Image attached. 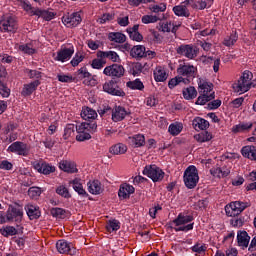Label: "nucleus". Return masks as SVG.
I'll list each match as a JSON object with an SVG mask.
<instances>
[{
	"mask_svg": "<svg viewBox=\"0 0 256 256\" xmlns=\"http://www.w3.org/2000/svg\"><path fill=\"white\" fill-rule=\"evenodd\" d=\"M233 89L238 95H243V93H247L250 89H256V79L253 80V73L245 70L237 83L233 85Z\"/></svg>",
	"mask_w": 256,
	"mask_h": 256,
	"instance_id": "f257e3e1",
	"label": "nucleus"
},
{
	"mask_svg": "<svg viewBox=\"0 0 256 256\" xmlns=\"http://www.w3.org/2000/svg\"><path fill=\"white\" fill-rule=\"evenodd\" d=\"M193 221V216L180 213L178 216L172 221L171 228L176 231V233H179V231H183L184 233H187L188 231H193V225L194 223H191Z\"/></svg>",
	"mask_w": 256,
	"mask_h": 256,
	"instance_id": "f03ea898",
	"label": "nucleus"
},
{
	"mask_svg": "<svg viewBox=\"0 0 256 256\" xmlns=\"http://www.w3.org/2000/svg\"><path fill=\"white\" fill-rule=\"evenodd\" d=\"M76 141L83 142L89 141L91 139V133L97 131V122H82L81 124L76 125Z\"/></svg>",
	"mask_w": 256,
	"mask_h": 256,
	"instance_id": "7ed1b4c3",
	"label": "nucleus"
},
{
	"mask_svg": "<svg viewBox=\"0 0 256 256\" xmlns=\"http://www.w3.org/2000/svg\"><path fill=\"white\" fill-rule=\"evenodd\" d=\"M183 181L187 189H195L199 183V171L197 167L191 165L184 171Z\"/></svg>",
	"mask_w": 256,
	"mask_h": 256,
	"instance_id": "20e7f679",
	"label": "nucleus"
},
{
	"mask_svg": "<svg viewBox=\"0 0 256 256\" xmlns=\"http://www.w3.org/2000/svg\"><path fill=\"white\" fill-rule=\"evenodd\" d=\"M177 73L179 77H183V79H187V85L191 83L195 77H197V67L191 65V64H179L177 68Z\"/></svg>",
	"mask_w": 256,
	"mask_h": 256,
	"instance_id": "39448f33",
	"label": "nucleus"
},
{
	"mask_svg": "<svg viewBox=\"0 0 256 256\" xmlns=\"http://www.w3.org/2000/svg\"><path fill=\"white\" fill-rule=\"evenodd\" d=\"M142 173L143 175H146V177H149V179H151L154 183L163 181L165 177V172H163V170L159 168L157 165L145 166Z\"/></svg>",
	"mask_w": 256,
	"mask_h": 256,
	"instance_id": "423d86ee",
	"label": "nucleus"
},
{
	"mask_svg": "<svg viewBox=\"0 0 256 256\" xmlns=\"http://www.w3.org/2000/svg\"><path fill=\"white\" fill-rule=\"evenodd\" d=\"M251 204L249 202H241L235 201L231 202L229 206L225 207V212L228 217H237V215H241L247 207H250Z\"/></svg>",
	"mask_w": 256,
	"mask_h": 256,
	"instance_id": "0eeeda50",
	"label": "nucleus"
},
{
	"mask_svg": "<svg viewBox=\"0 0 256 256\" xmlns=\"http://www.w3.org/2000/svg\"><path fill=\"white\" fill-rule=\"evenodd\" d=\"M176 53L186 59H195L199 55V47L193 44H182L176 48Z\"/></svg>",
	"mask_w": 256,
	"mask_h": 256,
	"instance_id": "6e6552de",
	"label": "nucleus"
},
{
	"mask_svg": "<svg viewBox=\"0 0 256 256\" xmlns=\"http://www.w3.org/2000/svg\"><path fill=\"white\" fill-rule=\"evenodd\" d=\"M23 208L19 205H10L6 211V219L9 223H21L23 221Z\"/></svg>",
	"mask_w": 256,
	"mask_h": 256,
	"instance_id": "1a4fd4ad",
	"label": "nucleus"
},
{
	"mask_svg": "<svg viewBox=\"0 0 256 256\" xmlns=\"http://www.w3.org/2000/svg\"><path fill=\"white\" fill-rule=\"evenodd\" d=\"M103 73L112 79H121V77L125 75V67H123L121 64L114 63L112 65L106 66L103 70Z\"/></svg>",
	"mask_w": 256,
	"mask_h": 256,
	"instance_id": "9d476101",
	"label": "nucleus"
},
{
	"mask_svg": "<svg viewBox=\"0 0 256 256\" xmlns=\"http://www.w3.org/2000/svg\"><path fill=\"white\" fill-rule=\"evenodd\" d=\"M198 93L199 97H215V91H213V83L207 82L203 78H199L198 81Z\"/></svg>",
	"mask_w": 256,
	"mask_h": 256,
	"instance_id": "9b49d317",
	"label": "nucleus"
},
{
	"mask_svg": "<svg viewBox=\"0 0 256 256\" xmlns=\"http://www.w3.org/2000/svg\"><path fill=\"white\" fill-rule=\"evenodd\" d=\"M19 29V24L15 18L9 16L6 19L0 20L1 33H15Z\"/></svg>",
	"mask_w": 256,
	"mask_h": 256,
	"instance_id": "f8f14e48",
	"label": "nucleus"
},
{
	"mask_svg": "<svg viewBox=\"0 0 256 256\" xmlns=\"http://www.w3.org/2000/svg\"><path fill=\"white\" fill-rule=\"evenodd\" d=\"M56 249L58 253L62 255H76L77 254V249L75 246H73L72 243L66 241V240H58L56 242Z\"/></svg>",
	"mask_w": 256,
	"mask_h": 256,
	"instance_id": "ddd939ff",
	"label": "nucleus"
},
{
	"mask_svg": "<svg viewBox=\"0 0 256 256\" xmlns=\"http://www.w3.org/2000/svg\"><path fill=\"white\" fill-rule=\"evenodd\" d=\"M32 165L35 171H37L38 173H41L42 175H51V173H55L56 171L55 166L43 160L34 161Z\"/></svg>",
	"mask_w": 256,
	"mask_h": 256,
	"instance_id": "4468645a",
	"label": "nucleus"
},
{
	"mask_svg": "<svg viewBox=\"0 0 256 256\" xmlns=\"http://www.w3.org/2000/svg\"><path fill=\"white\" fill-rule=\"evenodd\" d=\"M81 21H83V18H81V14L79 12H73L72 14L62 17V23L66 27H77L78 25H81Z\"/></svg>",
	"mask_w": 256,
	"mask_h": 256,
	"instance_id": "2eb2a0df",
	"label": "nucleus"
},
{
	"mask_svg": "<svg viewBox=\"0 0 256 256\" xmlns=\"http://www.w3.org/2000/svg\"><path fill=\"white\" fill-rule=\"evenodd\" d=\"M8 153H16V155H22L23 157H27L29 155V148H27V144L16 141L12 143L8 149Z\"/></svg>",
	"mask_w": 256,
	"mask_h": 256,
	"instance_id": "dca6fc26",
	"label": "nucleus"
},
{
	"mask_svg": "<svg viewBox=\"0 0 256 256\" xmlns=\"http://www.w3.org/2000/svg\"><path fill=\"white\" fill-rule=\"evenodd\" d=\"M103 91L108 93V95H114L116 97H124L125 95V92H123V90L117 86V82L113 80H110L103 85Z\"/></svg>",
	"mask_w": 256,
	"mask_h": 256,
	"instance_id": "f3484780",
	"label": "nucleus"
},
{
	"mask_svg": "<svg viewBox=\"0 0 256 256\" xmlns=\"http://www.w3.org/2000/svg\"><path fill=\"white\" fill-rule=\"evenodd\" d=\"M73 53H75V48L73 46H70L69 48H62L57 52V56L54 57V61L65 63V61H69V59L73 57Z\"/></svg>",
	"mask_w": 256,
	"mask_h": 256,
	"instance_id": "a211bd4d",
	"label": "nucleus"
},
{
	"mask_svg": "<svg viewBox=\"0 0 256 256\" xmlns=\"http://www.w3.org/2000/svg\"><path fill=\"white\" fill-rule=\"evenodd\" d=\"M135 193V187L133 185L128 183H123L120 185L119 191H118V197L119 199H130V197Z\"/></svg>",
	"mask_w": 256,
	"mask_h": 256,
	"instance_id": "6ab92c4d",
	"label": "nucleus"
},
{
	"mask_svg": "<svg viewBox=\"0 0 256 256\" xmlns=\"http://www.w3.org/2000/svg\"><path fill=\"white\" fill-rule=\"evenodd\" d=\"M98 59H108V61H112V63H119L121 61V57L117 52L109 50V51H101L99 50L96 54Z\"/></svg>",
	"mask_w": 256,
	"mask_h": 256,
	"instance_id": "aec40b11",
	"label": "nucleus"
},
{
	"mask_svg": "<svg viewBox=\"0 0 256 256\" xmlns=\"http://www.w3.org/2000/svg\"><path fill=\"white\" fill-rule=\"evenodd\" d=\"M189 2L184 1L180 5L174 6L172 11L177 17H190L191 12L188 8Z\"/></svg>",
	"mask_w": 256,
	"mask_h": 256,
	"instance_id": "412c9836",
	"label": "nucleus"
},
{
	"mask_svg": "<svg viewBox=\"0 0 256 256\" xmlns=\"http://www.w3.org/2000/svg\"><path fill=\"white\" fill-rule=\"evenodd\" d=\"M127 115V110L121 106H116L114 109H112V121H114V123H119V121H123V119H125Z\"/></svg>",
	"mask_w": 256,
	"mask_h": 256,
	"instance_id": "4be33fe9",
	"label": "nucleus"
},
{
	"mask_svg": "<svg viewBox=\"0 0 256 256\" xmlns=\"http://www.w3.org/2000/svg\"><path fill=\"white\" fill-rule=\"evenodd\" d=\"M59 169L65 173H77V164L71 160H61L59 162Z\"/></svg>",
	"mask_w": 256,
	"mask_h": 256,
	"instance_id": "5701e85b",
	"label": "nucleus"
},
{
	"mask_svg": "<svg viewBox=\"0 0 256 256\" xmlns=\"http://www.w3.org/2000/svg\"><path fill=\"white\" fill-rule=\"evenodd\" d=\"M31 15H35L36 17H41L45 21H51L52 19H55V16L57 14L48 10H41L37 8L35 10H32Z\"/></svg>",
	"mask_w": 256,
	"mask_h": 256,
	"instance_id": "b1692460",
	"label": "nucleus"
},
{
	"mask_svg": "<svg viewBox=\"0 0 256 256\" xmlns=\"http://www.w3.org/2000/svg\"><path fill=\"white\" fill-rule=\"evenodd\" d=\"M87 187L91 195H101L103 193V186L99 180L89 181Z\"/></svg>",
	"mask_w": 256,
	"mask_h": 256,
	"instance_id": "393cba45",
	"label": "nucleus"
},
{
	"mask_svg": "<svg viewBox=\"0 0 256 256\" xmlns=\"http://www.w3.org/2000/svg\"><path fill=\"white\" fill-rule=\"evenodd\" d=\"M25 211L31 221H33V219H39L41 217V211L39 210V206L28 204L25 206Z\"/></svg>",
	"mask_w": 256,
	"mask_h": 256,
	"instance_id": "a878e982",
	"label": "nucleus"
},
{
	"mask_svg": "<svg viewBox=\"0 0 256 256\" xmlns=\"http://www.w3.org/2000/svg\"><path fill=\"white\" fill-rule=\"evenodd\" d=\"M237 241H238L239 247H243L244 249H247L249 247V241H251V237L249 236L247 231H238Z\"/></svg>",
	"mask_w": 256,
	"mask_h": 256,
	"instance_id": "bb28decb",
	"label": "nucleus"
},
{
	"mask_svg": "<svg viewBox=\"0 0 256 256\" xmlns=\"http://www.w3.org/2000/svg\"><path fill=\"white\" fill-rule=\"evenodd\" d=\"M127 33L132 41H143V35L139 33V24H135L133 27L127 28Z\"/></svg>",
	"mask_w": 256,
	"mask_h": 256,
	"instance_id": "cd10ccee",
	"label": "nucleus"
},
{
	"mask_svg": "<svg viewBox=\"0 0 256 256\" xmlns=\"http://www.w3.org/2000/svg\"><path fill=\"white\" fill-rule=\"evenodd\" d=\"M192 125L196 131H206V129H209V121L201 117L194 118Z\"/></svg>",
	"mask_w": 256,
	"mask_h": 256,
	"instance_id": "c85d7f7f",
	"label": "nucleus"
},
{
	"mask_svg": "<svg viewBox=\"0 0 256 256\" xmlns=\"http://www.w3.org/2000/svg\"><path fill=\"white\" fill-rule=\"evenodd\" d=\"M153 75L157 83H163L164 81H167V71L162 66L156 67Z\"/></svg>",
	"mask_w": 256,
	"mask_h": 256,
	"instance_id": "c756f323",
	"label": "nucleus"
},
{
	"mask_svg": "<svg viewBox=\"0 0 256 256\" xmlns=\"http://www.w3.org/2000/svg\"><path fill=\"white\" fill-rule=\"evenodd\" d=\"M81 117L85 121H95L98 117L97 111L90 107H84L81 112Z\"/></svg>",
	"mask_w": 256,
	"mask_h": 256,
	"instance_id": "7c9ffc66",
	"label": "nucleus"
},
{
	"mask_svg": "<svg viewBox=\"0 0 256 256\" xmlns=\"http://www.w3.org/2000/svg\"><path fill=\"white\" fill-rule=\"evenodd\" d=\"M41 85L40 80H34L29 84H25L22 90V95H33V92Z\"/></svg>",
	"mask_w": 256,
	"mask_h": 256,
	"instance_id": "2f4dec72",
	"label": "nucleus"
},
{
	"mask_svg": "<svg viewBox=\"0 0 256 256\" xmlns=\"http://www.w3.org/2000/svg\"><path fill=\"white\" fill-rule=\"evenodd\" d=\"M128 143H130L132 147H143V145H145V136H143V134L130 136L128 137Z\"/></svg>",
	"mask_w": 256,
	"mask_h": 256,
	"instance_id": "473e14b6",
	"label": "nucleus"
},
{
	"mask_svg": "<svg viewBox=\"0 0 256 256\" xmlns=\"http://www.w3.org/2000/svg\"><path fill=\"white\" fill-rule=\"evenodd\" d=\"M253 128V122L240 123L238 125H234L231 128L232 133H245L246 131H251Z\"/></svg>",
	"mask_w": 256,
	"mask_h": 256,
	"instance_id": "72a5a7b5",
	"label": "nucleus"
},
{
	"mask_svg": "<svg viewBox=\"0 0 256 256\" xmlns=\"http://www.w3.org/2000/svg\"><path fill=\"white\" fill-rule=\"evenodd\" d=\"M210 173L211 175H213V177H217L218 179H221L223 177H227V175H229L231 173V170H229V168L227 167H215L210 169Z\"/></svg>",
	"mask_w": 256,
	"mask_h": 256,
	"instance_id": "f704fd0d",
	"label": "nucleus"
},
{
	"mask_svg": "<svg viewBox=\"0 0 256 256\" xmlns=\"http://www.w3.org/2000/svg\"><path fill=\"white\" fill-rule=\"evenodd\" d=\"M145 46L136 45L130 50V55L134 59H145Z\"/></svg>",
	"mask_w": 256,
	"mask_h": 256,
	"instance_id": "c9c22d12",
	"label": "nucleus"
},
{
	"mask_svg": "<svg viewBox=\"0 0 256 256\" xmlns=\"http://www.w3.org/2000/svg\"><path fill=\"white\" fill-rule=\"evenodd\" d=\"M243 157L250 159L251 161H256V147L255 146H244L241 149Z\"/></svg>",
	"mask_w": 256,
	"mask_h": 256,
	"instance_id": "e433bc0d",
	"label": "nucleus"
},
{
	"mask_svg": "<svg viewBox=\"0 0 256 256\" xmlns=\"http://www.w3.org/2000/svg\"><path fill=\"white\" fill-rule=\"evenodd\" d=\"M73 189L80 195L81 197H89V193L83 188V184L81 183V179L75 178L72 181Z\"/></svg>",
	"mask_w": 256,
	"mask_h": 256,
	"instance_id": "4c0bfd02",
	"label": "nucleus"
},
{
	"mask_svg": "<svg viewBox=\"0 0 256 256\" xmlns=\"http://www.w3.org/2000/svg\"><path fill=\"white\" fill-rule=\"evenodd\" d=\"M109 153H111V155H125L127 153V145L117 143L110 147Z\"/></svg>",
	"mask_w": 256,
	"mask_h": 256,
	"instance_id": "58836bf2",
	"label": "nucleus"
},
{
	"mask_svg": "<svg viewBox=\"0 0 256 256\" xmlns=\"http://www.w3.org/2000/svg\"><path fill=\"white\" fill-rule=\"evenodd\" d=\"M194 139L197 143H209L213 139V134L209 131H203L194 135Z\"/></svg>",
	"mask_w": 256,
	"mask_h": 256,
	"instance_id": "ea45409f",
	"label": "nucleus"
},
{
	"mask_svg": "<svg viewBox=\"0 0 256 256\" xmlns=\"http://www.w3.org/2000/svg\"><path fill=\"white\" fill-rule=\"evenodd\" d=\"M108 39L114 43H125V41H127V36L121 32H110L108 34Z\"/></svg>",
	"mask_w": 256,
	"mask_h": 256,
	"instance_id": "a19ab883",
	"label": "nucleus"
},
{
	"mask_svg": "<svg viewBox=\"0 0 256 256\" xmlns=\"http://www.w3.org/2000/svg\"><path fill=\"white\" fill-rule=\"evenodd\" d=\"M181 131H183V123L181 122H174L168 127V133H170V135H173V137L179 135Z\"/></svg>",
	"mask_w": 256,
	"mask_h": 256,
	"instance_id": "79ce46f5",
	"label": "nucleus"
},
{
	"mask_svg": "<svg viewBox=\"0 0 256 256\" xmlns=\"http://www.w3.org/2000/svg\"><path fill=\"white\" fill-rule=\"evenodd\" d=\"M187 82H188L187 79H184L183 77L178 75L169 80L168 87H169V89H175V87H177V85H187Z\"/></svg>",
	"mask_w": 256,
	"mask_h": 256,
	"instance_id": "37998d69",
	"label": "nucleus"
},
{
	"mask_svg": "<svg viewBox=\"0 0 256 256\" xmlns=\"http://www.w3.org/2000/svg\"><path fill=\"white\" fill-rule=\"evenodd\" d=\"M19 51H21L24 55H35L37 50L33 47L32 43H26L19 46Z\"/></svg>",
	"mask_w": 256,
	"mask_h": 256,
	"instance_id": "c03bdc74",
	"label": "nucleus"
},
{
	"mask_svg": "<svg viewBox=\"0 0 256 256\" xmlns=\"http://www.w3.org/2000/svg\"><path fill=\"white\" fill-rule=\"evenodd\" d=\"M121 229V222L119 220L113 219L108 220L106 223V230L108 233H113V231H119Z\"/></svg>",
	"mask_w": 256,
	"mask_h": 256,
	"instance_id": "a18cd8bd",
	"label": "nucleus"
},
{
	"mask_svg": "<svg viewBox=\"0 0 256 256\" xmlns=\"http://www.w3.org/2000/svg\"><path fill=\"white\" fill-rule=\"evenodd\" d=\"M126 86L129 89L137 91H143V89H145V85H143V82L139 78L135 79L134 81H128Z\"/></svg>",
	"mask_w": 256,
	"mask_h": 256,
	"instance_id": "49530a36",
	"label": "nucleus"
},
{
	"mask_svg": "<svg viewBox=\"0 0 256 256\" xmlns=\"http://www.w3.org/2000/svg\"><path fill=\"white\" fill-rule=\"evenodd\" d=\"M0 233L3 237H13L17 235L18 231L17 228L13 226H4L0 229Z\"/></svg>",
	"mask_w": 256,
	"mask_h": 256,
	"instance_id": "de8ad7c7",
	"label": "nucleus"
},
{
	"mask_svg": "<svg viewBox=\"0 0 256 256\" xmlns=\"http://www.w3.org/2000/svg\"><path fill=\"white\" fill-rule=\"evenodd\" d=\"M75 129H77V127H75L74 124L66 125L64 128L63 139L67 140L71 139V137H75Z\"/></svg>",
	"mask_w": 256,
	"mask_h": 256,
	"instance_id": "09e8293b",
	"label": "nucleus"
},
{
	"mask_svg": "<svg viewBox=\"0 0 256 256\" xmlns=\"http://www.w3.org/2000/svg\"><path fill=\"white\" fill-rule=\"evenodd\" d=\"M237 39H239L237 32L231 33L230 36L224 39L223 45H225V47H233V45L237 43Z\"/></svg>",
	"mask_w": 256,
	"mask_h": 256,
	"instance_id": "8fccbe9b",
	"label": "nucleus"
},
{
	"mask_svg": "<svg viewBox=\"0 0 256 256\" xmlns=\"http://www.w3.org/2000/svg\"><path fill=\"white\" fill-rule=\"evenodd\" d=\"M142 23L144 25H149V23H157V21H161V16L159 15H144L141 18Z\"/></svg>",
	"mask_w": 256,
	"mask_h": 256,
	"instance_id": "3c124183",
	"label": "nucleus"
},
{
	"mask_svg": "<svg viewBox=\"0 0 256 256\" xmlns=\"http://www.w3.org/2000/svg\"><path fill=\"white\" fill-rule=\"evenodd\" d=\"M24 73H25V75H27V77H29V79H36V81H39V79H41V75H42L41 71L32 70L29 68H25Z\"/></svg>",
	"mask_w": 256,
	"mask_h": 256,
	"instance_id": "603ef678",
	"label": "nucleus"
},
{
	"mask_svg": "<svg viewBox=\"0 0 256 256\" xmlns=\"http://www.w3.org/2000/svg\"><path fill=\"white\" fill-rule=\"evenodd\" d=\"M142 72H143V64H141L140 62H136L132 64V66L130 67V73L134 77H138V75H141Z\"/></svg>",
	"mask_w": 256,
	"mask_h": 256,
	"instance_id": "864d4df0",
	"label": "nucleus"
},
{
	"mask_svg": "<svg viewBox=\"0 0 256 256\" xmlns=\"http://www.w3.org/2000/svg\"><path fill=\"white\" fill-rule=\"evenodd\" d=\"M65 213L66 211L63 208H52L50 210V214L56 219H65Z\"/></svg>",
	"mask_w": 256,
	"mask_h": 256,
	"instance_id": "5fc2aeb1",
	"label": "nucleus"
},
{
	"mask_svg": "<svg viewBox=\"0 0 256 256\" xmlns=\"http://www.w3.org/2000/svg\"><path fill=\"white\" fill-rule=\"evenodd\" d=\"M172 23L168 21L159 22L157 29L162 31V33H171Z\"/></svg>",
	"mask_w": 256,
	"mask_h": 256,
	"instance_id": "6e6d98bb",
	"label": "nucleus"
},
{
	"mask_svg": "<svg viewBox=\"0 0 256 256\" xmlns=\"http://www.w3.org/2000/svg\"><path fill=\"white\" fill-rule=\"evenodd\" d=\"M78 79H90L91 73L87 70V67H82L76 72Z\"/></svg>",
	"mask_w": 256,
	"mask_h": 256,
	"instance_id": "4d7b16f0",
	"label": "nucleus"
},
{
	"mask_svg": "<svg viewBox=\"0 0 256 256\" xmlns=\"http://www.w3.org/2000/svg\"><path fill=\"white\" fill-rule=\"evenodd\" d=\"M107 62L101 58H95L92 60L91 67L92 69H98L101 70L103 67H105V64Z\"/></svg>",
	"mask_w": 256,
	"mask_h": 256,
	"instance_id": "13d9d810",
	"label": "nucleus"
},
{
	"mask_svg": "<svg viewBox=\"0 0 256 256\" xmlns=\"http://www.w3.org/2000/svg\"><path fill=\"white\" fill-rule=\"evenodd\" d=\"M56 193L58 195H61V197H64V199H70L71 194L69 193V189H67V187H65L64 185L59 186L56 189Z\"/></svg>",
	"mask_w": 256,
	"mask_h": 256,
	"instance_id": "bf43d9fd",
	"label": "nucleus"
},
{
	"mask_svg": "<svg viewBox=\"0 0 256 256\" xmlns=\"http://www.w3.org/2000/svg\"><path fill=\"white\" fill-rule=\"evenodd\" d=\"M84 59L85 56H83L81 52H76L70 63L72 67H77L79 63L83 62Z\"/></svg>",
	"mask_w": 256,
	"mask_h": 256,
	"instance_id": "052dcab7",
	"label": "nucleus"
},
{
	"mask_svg": "<svg viewBox=\"0 0 256 256\" xmlns=\"http://www.w3.org/2000/svg\"><path fill=\"white\" fill-rule=\"evenodd\" d=\"M113 19H115V15L105 13L98 19V23H100V25H105V23H108V21H113Z\"/></svg>",
	"mask_w": 256,
	"mask_h": 256,
	"instance_id": "680f3d73",
	"label": "nucleus"
},
{
	"mask_svg": "<svg viewBox=\"0 0 256 256\" xmlns=\"http://www.w3.org/2000/svg\"><path fill=\"white\" fill-rule=\"evenodd\" d=\"M182 93L183 97H197V89L193 86L185 88Z\"/></svg>",
	"mask_w": 256,
	"mask_h": 256,
	"instance_id": "e2e57ef3",
	"label": "nucleus"
},
{
	"mask_svg": "<svg viewBox=\"0 0 256 256\" xmlns=\"http://www.w3.org/2000/svg\"><path fill=\"white\" fill-rule=\"evenodd\" d=\"M28 195L31 199H37L41 195V188L39 187H31L28 190Z\"/></svg>",
	"mask_w": 256,
	"mask_h": 256,
	"instance_id": "0e129e2a",
	"label": "nucleus"
},
{
	"mask_svg": "<svg viewBox=\"0 0 256 256\" xmlns=\"http://www.w3.org/2000/svg\"><path fill=\"white\" fill-rule=\"evenodd\" d=\"M244 223L245 221L241 217L232 218L230 220V225H232V227H235L236 229H239V227H243Z\"/></svg>",
	"mask_w": 256,
	"mask_h": 256,
	"instance_id": "69168bd1",
	"label": "nucleus"
},
{
	"mask_svg": "<svg viewBox=\"0 0 256 256\" xmlns=\"http://www.w3.org/2000/svg\"><path fill=\"white\" fill-rule=\"evenodd\" d=\"M151 11L152 13H163L167 11V5H165L164 3L159 5H154L152 6Z\"/></svg>",
	"mask_w": 256,
	"mask_h": 256,
	"instance_id": "338daca9",
	"label": "nucleus"
},
{
	"mask_svg": "<svg viewBox=\"0 0 256 256\" xmlns=\"http://www.w3.org/2000/svg\"><path fill=\"white\" fill-rule=\"evenodd\" d=\"M191 250L193 251V253L201 254V253H205V251L207 250V247H205V245H201L197 243L191 247Z\"/></svg>",
	"mask_w": 256,
	"mask_h": 256,
	"instance_id": "774afa93",
	"label": "nucleus"
}]
</instances>
